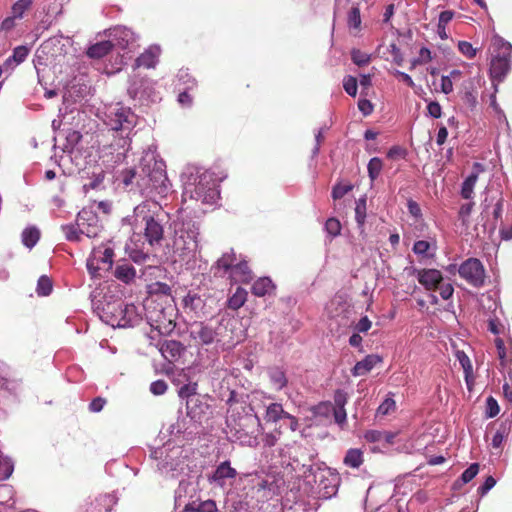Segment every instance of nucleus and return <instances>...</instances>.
Masks as SVG:
<instances>
[{"label": "nucleus", "instance_id": "nucleus-12", "mask_svg": "<svg viewBox=\"0 0 512 512\" xmlns=\"http://www.w3.org/2000/svg\"><path fill=\"white\" fill-rule=\"evenodd\" d=\"M417 279L426 290L434 291L442 283L443 276L437 269H420L417 270Z\"/></svg>", "mask_w": 512, "mask_h": 512}, {"label": "nucleus", "instance_id": "nucleus-20", "mask_svg": "<svg viewBox=\"0 0 512 512\" xmlns=\"http://www.w3.org/2000/svg\"><path fill=\"white\" fill-rule=\"evenodd\" d=\"M114 47L112 41L105 40L97 42L91 45L87 51L86 55L91 59H101L108 55Z\"/></svg>", "mask_w": 512, "mask_h": 512}, {"label": "nucleus", "instance_id": "nucleus-27", "mask_svg": "<svg viewBox=\"0 0 512 512\" xmlns=\"http://www.w3.org/2000/svg\"><path fill=\"white\" fill-rule=\"evenodd\" d=\"M366 211H367L366 198L365 197L359 198L356 201L355 220L357 222V225L360 229L361 234L364 233Z\"/></svg>", "mask_w": 512, "mask_h": 512}, {"label": "nucleus", "instance_id": "nucleus-10", "mask_svg": "<svg viewBox=\"0 0 512 512\" xmlns=\"http://www.w3.org/2000/svg\"><path fill=\"white\" fill-rule=\"evenodd\" d=\"M77 225L81 235L88 238L96 237L101 231L98 217L91 211L82 210L77 215Z\"/></svg>", "mask_w": 512, "mask_h": 512}, {"label": "nucleus", "instance_id": "nucleus-14", "mask_svg": "<svg viewBox=\"0 0 512 512\" xmlns=\"http://www.w3.org/2000/svg\"><path fill=\"white\" fill-rule=\"evenodd\" d=\"M160 52L161 50L159 46L153 45L148 47L143 53H141L136 58L134 63L135 68H155L156 64L158 63Z\"/></svg>", "mask_w": 512, "mask_h": 512}, {"label": "nucleus", "instance_id": "nucleus-21", "mask_svg": "<svg viewBox=\"0 0 512 512\" xmlns=\"http://www.w3.org/2000/svg\"><path fill=\"white\" fill-rule=\"evenodd\" d=\"M275 290V284L269 277H260L257 279L252 287L251 292L257 297H264L271 294Z\"/></svg>", "mask_w": 512, "mask_h": 512}, {"label": "nucleus", "instance_id": "nucleus-39", "mask_svg": "<svg viewBox=\"0 0 512 512\" xmlns=\"http://www.w3.org/2000/svg\"><path fill=\"white\" fill-rule=\"evenodd\" d=\"M62 231L65 234V237L69 241H80L81 240V233L79 231V227L77 225V222L73 225H65L62 226Z\"/></svg>", "mask_w": 512, "mask_h": 512}, {"label": "nucleus", "instance_id": "nucleus-54", "mask_svg": "<svg viewBox=\"0 0 512 512\" xmlns=\"http://www.w3.org/2000/svg\"><path fill=\"white\" fill-rule=\"evenodd\" d=\"M347 393L341 389H338L334 393V405L333 407L345 408L347 403Z\"/></svg>", "mask_w": 512, "mask_h": 512}, {"label": "nucleus", "instance_id": "nucleus-8", "mask_svg": "<svg viewBox=\"0 0 512 512\" xmlns=\"http://www.w3.org/2000/svg\"><path fill=\"white\" fill-rule=\"evenodd\" d=\"M219 195L220 192L212 181L211 175L207 172L203 173L195 186L193 197L204 204H213L218 200Z\"/></svg>", "mask_w": 512, "mask_h": 512}, {"label": "nucleus", "instance_id": "nucleus-24", "mask_svg": "<svg viewBox=\"0 0 512 512\" xmlns=\"http://www.w3.org/2000/svg\"><path fill=\"white\" fill-rule=\"evenodd\" d=\"M248 293L242 287H237L236 291L227 300V307L232 310H238L247 301Z\"/></svg>", "mask_w": 512, "mask_h": 512}, {"label": "nucleus", "instance_id": "nucleus-55", "mask_svg": "<svg viewBox=\"0 0 512 512\" xmlns=\"http://www.w3.org/2000/svg\"><path fill=\"white\" fill-rule=\"evenodd\" d=\"M430 243L425 240H418L413 245V252L417 255H426L430 249Z\"/></svg>", "mask_w": 512, "mask_h": 512}, {"label": "nucleus", "instance_id": "nucleus-36", "mask_svg": "<svg viewBox=\"0 0 512 512\" xmlns=\"http://www.w3.org/2000/svg\"><path fill=\"white\" fill-rule=\"evenodd\" d=\"M34 0H18L12 6L13 18H22L24 13L29 10Z\"/></svg>", "mask_w": 512, "mask_h": 512}, {"label": "nucleus", "instance_id": "nucleus-4", "mask_svg": "<svg viewBox=\"0 0 512 512\" xmlns=\"http://www.w3.org/2000/svg\"><path fill=\"white\" fill-rule=\"evenodd\" d=\"M495 49L490 63V77L494 82H502L511 70L512 45L500 36L492 38Z\"/></svg>", "mask_w": 512, "mask_h": 512}, {"label": "nucleus", "instance_id": "nucleus-6", "mask_svg": "<svg viewBox=\"0 0 512 512\" xmlns=\"http://www.w3.org/2000/svg\"><path fill=\"white\" fill-rule=\"evenodd\" d=\"M106 123L112 130L125 132L128 136L136 124V115L127 107H111L107 113Z\"/></svg>", "mask_w": 512, "mask_h": 512}, {"label": "nucleus", "instance_id": "nucleus-28", "mask_svg": "<svg viewBox=\"0 0 512 512\" xmlns=\"http://www.w3.org/2000/svg\"><path fill=\"white\" fill-rule=\"evenodd\" d=\"M318 410H325V412L332 411L335 422L339 425H342L346 422L347 414L345 408L333 407L331 403H323L318 406Z\"/></svg>", "mask_w": 512, "mask_h": 512}, {"label": "nucleus", "instance_id": "nucleus-41", "mask_svg": "<svg viewBox=\"0 0 512 512\" xmlns=\"http://www.w3.org/2000/svg\"><path fill=\"white\" fill-rule=\"evenodd\" d=\"M348 26L350 28L359 29L361 25L360 9L353 6L348 12Z\"/></svg>", "mask_w": 512, "mask_h": 512}, {"label": "nucleus", "instance_id": "nucleus-43", "mask_svg": "<svg viewBox=\"0 0 512 512\" xmlns=\"http://www.w3.org/2000/svg\"><path fill=\"white\" fill-rule=\"evenodd\" d=\"M351 59L353 63L359 67L367 65L370 62V56L358 49H353L351 51Z\"/></svg>", "mask_w": 512, "mask_h": 512}, {"label": "nucleus", "instance_id": "nucleus-30", "mask_svg": "<svg viewBox=\"0 0 512 512\" xmlns=\"http://www.w3.org/2000/svg\"><path fill=\"white\" fill-rule=\"evenodd\" d=\"M217 506L214 500H206L197 505L188 504L185 506V512H216Z\"/></svg>", "mask_w": 512, "mask_h": 512}, {"label": "nucleus", "instance_id": "nucleus-25", "mask_svg": "<svg viewBox=\"0 0 512 512\" xmlns=\"http://www.w3.org/2000/svg\"><path fill=\"white\" fill-rule=\"evenodd\" d=\"M363 461V452L356 448L349 449L343 459V463L351 468H359Z\"/></svg>", "mask_w": 512, "mask_h": 512}, {"label": "nucleus", "instance_id": "nucleus-34", "mask_svg": "<svg viewBox=\"0 0 512 512\" xmlns=\"http://www.w3.org/2000/svg\"><path fill=\"white\" fill-rule=\"evenodd\" d=\"M383 169V161L379 157H373L370 159L367 170L370 180L375 181Z\"/></svg>", "mask_w": 512, "mask_h": 512}, {"label": "nucleus", "instance_id": "nucleus-35", "mask_svg": "<svg viewBox=\"0 0 512 512\" xmlns=\"http://www.w3.org/2000/svg\"><path fill=\"white\" fill-rule=\"evenodd\" d=\"M28 54L29 49L26 46H18L13 50V55L5 61L4 65L9 66L12 62L20 64L27 58Z\"/></svg>", "mask_w": 512, "mask_h": 512}, {"label": "nucleus", "instance_id": "nucleus-22", "mask_svg": "<svg viewBox=\"0 0 512 512\" xmlns=\"http://www.w3.org/2000/svg\"><path fill=\"white\" fill-rule=\"evenodd\" d=\"M268 376H269L272 387L276 391H280L288 383V379L286 377L285 372L279 367L270 368L268 370Z\"/></svg>", "mask_w": 512, "mask_h": 512}, {"label": "nucleus", "instance_id": "nucleus-19", "mask_svg": "<svg viewBox=\"0 0 512 512\" xmlns=\"http://www.w3.org/2000/svg\"><path fill=\"white\" fill-rule=\"evenodd\" d=\"M114 277L125 284H130L135 280L136 269L128 262L118 263L114 270Z\"/></svg>", "mask_w": 512, "mask_h": 512}, {"label": "nucleus", "instance_id": "nucleus-9", "mask_svg": "<svg viewBox=\"0 0 512 512\" xmlns=\"http://www.w3.org/2000/svg\"><path fill=\"white\" fill-rule=\"evenodd\" d=\"M190 337L199 345H210L219 341L218 329L211 327L204 322H194L189 328Z\"/></svg>", "mask_w": 512, "mask_h": 512}, {"label": "nucleus", "instance_id": "nucleus-2", "mask_svg": "<svg viewBox=\"0 0 512 512\" xmlns=\"http://www.w3.org/2000/svg\"><path fill=\"white\" fill-rule=\"evenodd\" d=\"M162 166L153 154L147 152L141 157L138 167L122 171L121 180L125 186L135 183L141 189L157 188L167 180Z\"/></svg>", "mask_w": 512, "mask_h": 512}, {"label": "nucleus", "instance_id": "nucleus-58", "mask_svg": "<svg viewBox=\"0 0 512 512\" xmlns=\"http://www.w3.org/2000/svg\"><path fill=\"white\" fill-rule=\"evenodd\" d=\"M395 401L391 398H386L378 407V413L387 415L390 411L395 410Z\"/></svg>", "mask_w": 512, "mask_h": 512}, {"label": "nucleus", "instance_id": "nucleus-40", "mask_svg": "<svg viewBox=\"0 0 512 512\" xmlns=\"http://www.w3.org/2000/svg\"><path fill=\"white\" fill-rule=\"evenodd\" d=\"M357 87H358V82H357L356 77L351 76V75L344 77L343 88L348 95L355 97L357 94Z\"/></svg>", "mask_w": 512, "mask_h": 512}, {"label": "nucleus", "instance_id": "nucleus-15", "mask_svg": "<svg viewBox=\"0 0 512 512\" xmlns=\"http://www.w3.org/2000/svg\"><path fill=\"white\" fill-rule=\"evenodd\" d=\"M184 349V345L176 340H165L160 343L159 348L162 356L171 363L180 358Z\"/></svg>", "mask_w": 512, "mask_h": 512}, {"label": "nucleus", "instance_id": "nucleus-47", "mask_svg": "<svg viewBox=\"0 0 512 512\" xmlns=\"http://www.w3.org/2000/svg\"><path fill=\"white\" fill-rule=\"evenodd\" d=\"M352 189L353 186L351 184H336L332 189V198L334 200L341 199Z\"/></svg>", "mask_w": 512, "mask_h": 512}, {"label": "nucleus", "instance_id": "nucleus-23", "mask_svg": "<svg viewBox=\"0 0 512 512\" xmlns=\"http://www.w3.org/2000/svg\"><path fill=\"white\" fill-rule=\"evenodd\" d=\"M236 476L237 472L230 466V462L224 461L214 471L212 480L215 482H220L227 478H235Z\"/></svg>", "mask_w": 512, "mask_h": 512}, {"label": "nucleus", "instance_id": "nucleus-38", "mask_svg": "<svg viewBox=\"0 0 512 512\" xmlns=\"http://www.w3.org/2000/svg\"><path fill=\"white\" fill-rule=\"evenodd\" d=\"M341 223L337 218H328L325 223V230L331 237H337L341 234Z\"/></svg>", "mask_w": 512, "mask_h": 512}, {"label": "nucleus", "instance_id": "nucleus-57", "mask_svg": "<svg viewBox=\"0 0 512 512\" xmlns=\"http://www.w3.org/2000/svg\"><path fill=\"white\" fill-rule=\"evenodd\" d=\"M390 54L392 56L393 62L396 63L398 66H401L404 62L403 54L400 50V48L396 44L390 45Z\"/></svg>", "mask_w": 512, "mask_h": 512}, {"label": "nucleus", "instance_id": "nucleus-52", "mask_svg": "<svg viewBox=\"0 0 512 512\" xmlns=\"http://www.w3.org/2000/svg\"><path fill=\"white\" fill-rule=\"evenodd\" d=\"M197 393V384L188 383L180 387L178 394L181 398H188Z\"/></svg>", "mask_w": 512, "mask_h": 512}, {"label": "nucleus", "instance_id": "nucleus-17", "mask_svg": "<svg viewBox=\"0 0 512 512\" xmlns=\"http://www.w3.org/2000/svg\"><path fill=\"white\" fill-rule=\"evenodd\" d=\"M380 362H382V358L379 355L369 354L355 364L352 375L356 377L366 375Z\"/></svg>", "mask_w": 512, "mask_h": 512}, {"label": "nucleus", "instance_id": "nucleus-49", "mask_svg": "<svg viewBox=\"0 0 512 512\" xmlns=\"http://www.w3.org/2000/svg\"><path fill=\"white\" fill-rule=\"evenodd\" d=\"M500 411L498 402L492 396H489L486 400V416L493 418L498 415Z\"/></svg>", "mask_w": 512, "mask_h": 512}, {"label": "nucleus", "instance_id": "nucleus-42", "mask_svg": "<svg viewBox=\"0 0 512 512\" xmlns=\"http://www.w3.org/2000/svg\"><path fill=\"white\" fill-rule=\"evenodd\" d=\"M473 206H474V202H469V203L462 204L459 209L458 217L461 220L462 225L465 227H468V225H469V216L472 212Z\"/></svg>", "mask_w": 512, "mask_h": 512}, {"label": "nucleus", "instance_id": "nucleus-62", "mask_svg": "<svg viewBox=\"0 0 512 512\" xmlns=\"http://www.w3.org/2000/svg\"><path fill=\"white\" fill-rule=\"evenodd\" d=\"M106 399L102 397L94 398L89 404V410L91 412H100L106 404Z\"/></svg>", "mask_w": 512, "mask_h": 512}, {"label": "nucleus", "instance_id": "nucleus-18", "mask_svg": "<svg viewBox=\"0 0 512 512\" xmlns=\"http://www.w3.org/2000/svg\"><path fill=\"white\" fill-rule=\"evenodd\" d=\"M111 35L113 36L114 40L116 41V44L121 48L125 49L135 41V35L133 31L127 27H115Z\"/></svg>", "mask_w": 512, "mask_h": 512}, {"label": "nucleus", "instance_id": "nucleus-46", "mask_svg": "<svg viewBox=\"0 0 512 512\" xmlns=\"http://www.w3.org/2000/svg\"><path fill=\"white\" fill-rule=\"evenodd\" d=\"M82 140V134L76 130H69L66 135V148L73 150Z\"/></svg>", "mask_w": 512, "mask_h": 512}, {"label": "nucleus", "instance_id": "nucleus-51", "mask_svg": "<svg viewBox=\"0 0 512 512\" xmlns=\"http://www.w3.org/2000/svg\"><path fill=\"white\" fill-rule=\"evenodd\" d=\"M168 385L164 380H156L151 383L150 391L152 394L159 396L167 391Z\"/></svg>", "mask_w": 512, "mask_h": 512}, {"label": "nucleus", "instance_id": "nucleus-64", "mask_svg": "<svg viewBox=\"0 0 512 512\" xmlns=\"http://www.w3.org/2000/svg\"><path fill=\"white\" fill-rule=\"evenodd\" d=\"M462 100L470 107H474L477 103V98L473 90L466 89L463 93Z\"/></svg>", "mask_w": 512, "mask_h": 512}, {"label": "nucleus", "instance_id": "nucleus-31", "mask_svg": "<svg viewBox=\"0 0 512 512\" xmlns=\"http://www.w3.org/2000/svg\"><path fill=\"white\" fill-rule=\"evenodd\" d=\"M456 356H457V359H458L459 363L461 364V366H462V368L464 370L465 380H466V383H467V385L469 387L470 386V380L473 377L472 363H471L469 357L463 351H458Z\"/></svg>", "mask_w": 512, "mask_h": 512}, {"label": "nucleus", "instance_id": "nucleus-44", "mask_svg": "<svg viewBox=\"0 0 512 512\" xmlns=\"http://www.w3.org/2000/svg\"><path fill=\"white\" fill-rule=\"evenodd\" d=\"M13 472V464L10 459L0 456V481L8 479Z\"/></svg>", "mask_w": 512, "mask_h": 512}, {"label": "nucleus", "instance_id": "nucleus-37", "mask_svg": "<svg viewBox=\"0 0 512 512\" xmlns=\"http://www.w3.org/2000/svg\"><path fill=\"white\" fill-rule=\"evenodd\" d=\"M52 288V281L48 276L43 275L38 279L36 291L39 296H48Z\"/></svg>", "mask_w": 512, "mask_h": 512}, {"label": "nucleus", "instance_id": "nucleus-48", "mask_svg": "<svg viewBox=\"0 0 512 512\" xmlns=\"http://www.w3.org/2000/svg\"><path fill=\"white\" fill-rule=\"evenodd\" d=\"M479 472V464L472 463L461 475L460 480L466 484L476 477Z\"/></svg>", "mask_w": 512, "mask_h": 512}, {"label": "nucleus", "instance_id": "nucleus-60", "mask_svg": "<svg viewBox=\"0 0 512 512\" xmlns=\"http://www.w3.org/2000/svg\"><path fill=\"white\" fill-rule=\"evenodd\" d=\"M496 484V480L492 476H488L484 483L478 488V494L481 496L488 493L489 490H491Z\"/></svg>", "mask_w": 512, "mask_h": 512}, {"label": "nucleus", "instance_id": "nucleus-29", "mask_svg": "<svg viewBox=\"0 0 512 512\" xmlns=\"http://www.w3.org/2000/svg\"><path fill=\"white\" fill-rule=\"evenodd\" d=\"M177 81L183 85L184 90H193L197 86L196 79L190 74L188 68H182L178 71Z\"/></svg>", "mask_w": 512, "mask_h": 512}, {"label": "nucleus", "instance_id": "nucleus-16", "mask_svg": "<svg viewBox=\"0 0 512 512\" xmlns=\"http://www.w3.org/2000/svg\"><path fill=\"white\" fill-rule=\"evenodd\" d=\"M485 171L483 164L475 162L472 173L464 180L461 187V196L464 199H471L479 174Z\"/></svg>", "mask_w": 512, "mask_h": 512}, {"label": "nucleus", "instance_id": "nucleus-56", "mask_svg": "<svg viewBox=\"0 0 512 512\" xmlns=\"http://www.w3.org/2000/svg\"><path fill=\"white\" fill-rule=\"evenodd\" d=\"M384 432L378 430H368L364 434V439L367 442L375 443L383 441Z\"/></svg>", "mask_w": 512, "mask_h": 512}, {"label": "nucleus", "instance_id": "nucleus-7", "mask_svg": "<svg viewBox=\"0 0 512 512\" xmlns=\"http://www.w3.org/2000/svg\"><path fill=\"white\" fill-rule=\"evenodd\" d=\"M458 273L468 284L473 287H481L485 282V269L477 258L466 259L459 267Z\"/></svg>", "mask_w": 512, "mask_h": 512}, {"label": "nucleus", "instance_id": "nucleus-11", "mask_svg": "<svg viewBox=\"0 0 512 512\" xmlns=\"http://www.w3.org/2000/svg\"><path fill=\"white\" fill-rule=\"evenodd\" d=\"M240 256L241 255H237L233 249L224 252L211 268L214 272V276L228 278Z\"/></svg>", "mask_w": 512, "mask_h": 512}, {"label": "nucleus", "instance_id": "nucleus-13", "mask_svg": "<svg viewBox=\"0 0 512 512\" xmlns=\"http://www.w3.org/2000/svg\"><path fill=\"white\" fill-rule=\"evenodd\" d=\"M232 283H249L253 279V273L245 257L240 256L232 272L228 276Z\"/></svg>", "mask_w": 512, "mask_h": 512}, {"label": "nucleus", "instance_id": "nucleus-26", "mask_svg": "<svg viewBox=\"0 0 512 512\" xmlns=\"http://www.w3.org/2000/svg\"><path fill=\"white\" fill-rule=\"evenodd\" d=\"M286 415H288V412L283 409L281 404L271 403L266 409L264 419L267 422H277L278 420L284 418Z\"/></svg>", "mask_w": 512, "mask_h": 512}, {"label": "nucleus", "instance_id": "nucleus-3", "mask_svg": "<svg viewBox=\"0 0 512 512\" xmlns=\"http://www.w3.org/2000/svg\"><path fill=\"white\" fill-rule=\"evenodd\" d=\"M161 206L146 200L134 208L135 225H144V236L150 246L161 243L164 236L162 220L159 218Z\"/></svg>", "mask_w": 512, "mask_h": 512}, {"label": "nucleus", "instance_id": "nucleus-45", "mask_svg": "<svg viewBox=\"0 0 512 512\" xmlns=\"http://www.w3.org/2000/svg\"><path fill=\"white\" fill-rule=\"evenodd\" d=\"M458 50L468 59H473L477 54V48L468 41H459Z\"/></svg>", "mask_w": 512, "mask_h": 512}, {"label": "nucleus", "instance_id": "nucleus-63", "mask_svg": "<svg viewBox=\"0 0 512 512\" xmlns=\"http://www.w3.org/2000/svg\"><path fill=\"white\" fill-rule=\"evenodd\" d=\"M427 110H428L429 115L432 116L433 118L441 117L442 109L438 102H436V101L430 102L427 105Z\"/></svg>", "mask_w": 512, "mask_h": 512}, {"label": "nucleus", "instance_id": "nucleus-53", "mask_svg": "<svg viewBox=\"0 0 512 512\" xmlns=\"http://www.w3.org/2000/svg\"><path fill=\"white\" fill-rule=\"evenodd\" d=\"M406 154H407V151H406L405 148H403L401 146H398V145H395V146H392L388 150L387 157L389 159L396 160V159L405 158Z\"/></svg>", "mask_w": 512, "mask_h": 512}, {"label": "nucleus", "instance_id": "nucleus-32", "mask_svg": "<svg viewBox=\"0 0 512 512\" xmlns=\"http://www.w3.org/2000/svg\"><path fill=\"white\" fill-rule=\"evenodd\" d=\"M151 319L155 322L154 328L161 335H169L176 327V324L172 319H161L160 315L155 319L151 317Z\"/></svg>", "mask_w": 512, "mask_h": 512}, {"label": "nucleus", "instance_id": "nucleus-1", "mask_svg": "<svg viewBox=\"0 0 512 512\" xmlns=\"http://www.w3.org/2000/svg\"><path fill=\"white\" fill-rule=\"evenodd\" d=\"M226 423L230 433L241 445L256 447L259 444L258 437L263 427L251 407L240 406V409H232L231 414L227 415Z\"/></svg>", "mask_w": 512, "mask_h": 512}, {"label": "nucleus", "instance_id": "nucleus-33", "mask_svg": "<svg viewBox=\"0 0 512 512\" xmlns=\"http://www.w3.org/2000/svg\"><path fill=\"white\" fill-rule=\"evenodd\" d=\"M39 238L40 232L35 227L26 228L22 232V242L28 248H32L38 242Z\"/></svg>", "mask_w": 512, "mask_h": 512}, {"label": "nucleus", "instance_id": "nucleus-50", "mask_svg": "<svg viewBox=\"0 0 512 512\" xmlns=\"http://www.w3.org/2000/svg\"><path fill=\"white\" fill-rule=\"evenodd\" d=\"M507 430L508 428H506V426L502 425L497 431L496 433L494 434L493 438H492V446L493 448H500L505 437L507 436Z\"/></svg>", "mask_w": 512, "mask_h": 512}, {"label": "nucleus", "instance_id": "nucleus-5", "mask_svg": "<svg viewBox=\"0 0 512 512\" xmlns=\"http://www.w3.org/2000/svg\"><path fill=\"white\" fill-rule=\"evenodd\" d=\"M114 250L100 245L92 250L87 259V269L92 277H101V271L108 272L113 266Z\"/></svg>", "mask_w": 512, "mask_h": 512}, {"label": "nucleus", "instance_id": "nucleus-61", "mask_svg": "<svg viewBox=\"0 0 512 512\" xmlns=\"http://www.w3.org/2000/svg\"><path fill=\"white\" fill-rule=\"evenodd\" d=\"M372 326V322L367 316L362 317L358 323L355 325V330L358 333H365L367 332Z\"/></svg>", "mask_w": 512, "mask_h": 512}, {"label": "nucleus", "instance_id": "nucleus-59", "mask_svg": "<svg viewBox=\"0 0 512 512\" xmlns=\"http://www.w3.org/2000/svg\"><path fill=\"white\" fill-rule=\"evenodd\" d=\"M416 59L418 60V62L421 65L427 64L430 61H432V59H433L432 52L430 51V49H428L426 47H422L420 49L419 55H418V57H416Z\"/></svg>", "mask_w": 512, "mask_h": 512}]
</instances>
